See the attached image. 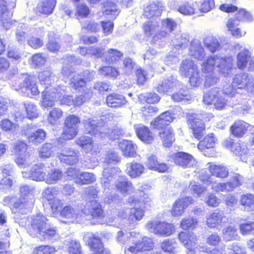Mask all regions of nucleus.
Instances as JSON below:
<instances>
[{
	"mask_svg": "<svg viewBox=\"0 0 254 254\" xmlns=\"http://www.w3.org/2000/svg\"><path fill=\"white\" fill-rule=\"evenodd\" d=\"M250 127L249 124L242 121H239L232 126L231 130L234 135L241 137L246 132Z\"/></svg>",
	"mask_w": 254,
	"mask_h": 254,
	"instance_id": "a18cd8bd",
	"label": "nucleus"
},
{
	"mask_svg": "<svg viewBox=\"0 0 254 254\" xmlns=\"http://www.w3.org/2000/svg\"><path fill=\"white\" fill-rule=\"evenodd\" d=\"M226 217L223 211L215 209L211 212L206 217V225L209 228H214L226 222Z\"/></svg>",
	"mask_w": 254,
	"mask_h": 254,
	"instance_id": "4be33fe9",
	"label": "nucleus"
},
{
	"mask_svg": "<svg viewBox=\"0 0 254 254\" xmlns=\"http://www.w3.org/2000/svg\"><path fill=\"white\" fill-rule=\"evenodd\" d=\"M130 236L131 238L137 239L140 242V245L142 247V251L149 250L153 247V244L152 240L148 237H143L139 233H136L135 232H132L130 234Z\"/></svg>",
	"mask_w": 254,
	"mask_h": 254,
	"instance_id": "8fccbe9b",
	"label": "nucleus"
},
{
	"mask_svg": "<svg viewBox=\"0 0 254 254\" xmlns=\"http://www.w3.org/2000/svg\"><path fill=\"white\" fill-rule=\"evenodd\" d=\"M89 239L88 245L91 248L92 254H110L109 251L103 247V244L100 239L92 234H88L84 237V239Z\"/></svg>",
	"mask_w": 254,
	"mask_h": 254,
	"instance_id": "6ab92c4d",
	"label": "nucleus"
},
{
	"mask_svg": "<svg viewBox=\"0 0 254 254\" xmlns=\"http://www.w3.org/2000/svg\"><path fill=\"white\" fill-rule=\"evenodd\" d=\"M178 238L185 248L190 250L189 254H195V246L197 240L195 234L192 232H181L178 234Z\"/></svg>",
	"mask_w": 254,
	"mask_h": 254,
	"instance_id": "dca6fc26",
	"label": "nucleus"
},
{
	"mask_svg": "<svg viewBox=\"0 0 254 254\" xmlns=\"http://www.w3.org/2000/svg\"><path fill=\"white\" fill-rule=\"evenodd\" d=\"M143 29L145 35L152 38L154 42L162 39V38H155L156 35L160 32L157 19H153L147 21L144 24Z\"/></svg>",
	"mask_w": 254,
	"mask_h": 254,
	"instance_id": "393cba45",
	"label": "nucleus"
},
{
	"mask_svg": "<svg viewBox=\"0 0 254 254\" xmlns=\"http://www.w3.org/2000/svg\"><path fill=\"white\" fill-rule=\"evenodd\" d=\"M144 171L145 167L142 164L133 161L127 164L125 171L130 178L134 179L142 175Z\"/></svg>",
	"mask_w": 254,
	"mask_h": 254,
	"instance_id": "c85d7f7f",
	"label": "nucleus"
},
{
	"mask_svg": "<svg viewBox=\"0 0 254 254\" xmlns=\"http://www.w3.org/2000/svg\"><path fill=\"white\" fill-rule=\"evenodd\" d=\"M239 24L234 17L228 19L226 23L228 31L236 38L244 37L246 34V31L239 27Z\"/></svg>",
	"mask_w": 254,
	"mask_h": 254,
	"instance_id": "cd10ccee",
	"label": "nucleus"
},
{
	"mask_svg": "<svg viewBox=\"0 0 254 254\" xmlns=\"http://www.w3.org/2000/svg\"><path fill=\"white\" fill-rule=\"evenodd\" d=\"M95 73V72L86 70L83 72V77L79 75H74L70 79V84L72 87L80 90V88L84 87L87 81H90L94 78Z\"/></svg>",
	"mask_w": 254,
	"mask_h": 254,
	"instance_id": "aec40b11",
	"label": "nucleus"
},
{
	"mask_svg": "<svg viewBox=\"0 0 254 254\" xmlns=\"http://www.w3.org/2000/svg\"><path fill=\"white\" fill-rule=\"evenodd\" d=\"M177 37L176 40L172 41L173 45L174 47L172 52L175 54V55L170 54L164 60L165 63L167 65H173L178 62L179 59L177 55L180 54V52L181 50V49L183 48L185 45L187 43V39H183L181 35H178Z\"/></svg>",
	"mask_w": 254,
	"mask_h": 254,
	"instance_id": "4468645a",
	"label": "nucleus"
},
{
	"mask_svg": "<svg viewBox=\"0 0 254 254\" xmlns=\"http://www.w3.org/2000/svg\"><path fill=\"white\" fill-rule=\"evenodd\" d=\"M209 170L212 176L221 179L226 178L229 174L227 168L222 164L211 163L209 167Z\"/></svg>",
	"mask_w": 254,
	"mask_h": 254,
	"instance_id": "37998d69",
	"label": "nucleus"
},
{
	"mask_svg": "<svg viewBox=\"0 0 254 254\" xmlns=\"http://www.w3.org/2000/svg\"><path fill=\"white\" fill-rule=\"evenodd\" d=\"M163 10V4L160 1H155L147 5L144 10L143 15L148 18L158 17ZM156 19V18H155Z\"/></svg>",
	"mask_w": 254,
	"mask_h": 254,
	"instance_id": "a878e982",
	"label": "nucleus"
},
{
	"mask_svg": "<svg viewBox=\"0 0 254 254\" xmlns=\"http://www.w3.org/2000/svg\"><path fill=\"white\" fill-rule=\"evenodd\" d=\"M146 228L152 233L165 237L171 236L175 232V227L173 224L157 220L148 221Z\"/></svg>",
	"mask_w": 254,
	"mask_h": 254,
	"instance_id": "9d476101",
	"label": "nucleus"
},
{
	"mask_svg": "<svg viewBox=\"0 0 254 254\" xmlns=\"http://www.w3.org/2000/svg\"><path fill=\"white\" fill-rule=\"evenodd\" d=\"M64 67L62 69V73L65 76L69 77L72 73L71 69L69 68V66H72L74 64H79L81 63V60L78 58H75V57L72 56H67L65 58L63 59Z\"/></svg>",
	"mask_w": 254,
	"mask_h": 254,
	"instance_id": "58836bf2",
	"label": "nucleus"
},
{
	"mask_svg": "<svg viewBox=\"0 0 254 254\" xmlns=\"http://www.w3.org/2000/svg\"><path fill=\"white\" fill-rule=\"evenodd\" d=\"M103 14L109 19H115L119 13L116 5L110 1H107L104 3L102 9Z\"/></svg>",
	"mask_w": 254,
	"mask_h": 254,
	"instance_id": "c03bdc74",
	"label": "nucleus"
},
{
	"mask_svg": "<svg viewBox=\"0 0 254 254\" xmlns=\"http://www.w3.org/2000/svg\"><path fill=\"white\" fill-rule=\"evenodd\" d=\"M82 213H83L84 217L90 214L92 217L97 218L102 216L103 210L97 201L92 199L87 202L85 208L83 209Z\"/></svg>",
	"mask_w": 254,
	"mask_h": 254,
	"instance_id": "5701e85b",
	"label": "nucleus"
},
{
	"mask_svg": "<svg viewBox=\"0 0 254 254\" xmlns=\"http://www.w3.org/2000/svg\"><path fill=\"white\" fill-rule=\"evenodd\" d=\"M249 74L246 72L236 74L232 82L233 87L237 89H246Z\"/></svg>",
	"mask_w": 254,
	"mask_h": 254,
	"instance_id": "864d4df0",
	"label": "nucleus"
},
{
	"mask_svg": "<svg viewBox=\"0 0 254 254\" xmlns=\"http://www.w3.org/2000/svg\"><path fill=\"white\" fill-rule=\"evenodd\" d=\"M243 182V177L239 174L234 173L229 182H227L229 191H233L235 188L240 187Z\"/></svg>",
	"mask_w": 254,
	"mask_h": 254,
	"instance_id": "0e129e2a",
	"label": "nucleus"
},
{
	"mask_svg": "<svg viewBox=\"0 0 254 254\" xmlns=\"http://www.w3.org/2000/svg\"><path fill=\"white\" fill-rule=\"evenodd\" d=\"M61 145L62 144L59 143L58 144L59 148L61 150V152L58 153V157L60 161L70 165L76 164L78 161L79 151L67 146L62 147Z\"/></svg>",
	"mask_w": 254,
	"mask_h": 254,
	"instance_id": "ddd939ff",
	"label": "nucleus"
},
{
	"mask_svg": "<svg viewBox=\"0 0 254 254\" xmlns=\"http://www.w3.org/2000/svg\"><path fill=\"white\" fill-rule=\"evenodd\" d=\"M118 190L123 195H127L134 191V188L131 182L125 178H120L116 183Z\"/></svg>",
	"mask_w": 254,
	"mask_h": 254,
	"instance_id": "79ce46f5",
	"label": "nucleus"
},
{
	"mask_svg": "<svg viewBox=\"0 0 254 254\" xmlns=\"http://www.w3.org/2000/svg\"><path fill=\"white\" fill-rule=\"evenodd\" d=\"M179 84V82L175 76H170L163 79L156 87V90L159 93L164 94L169 91L170 89L177 87Z\"/></svg>",
	"mask_w": 254,
	"mask_h": 254,
	"instance_id": "473e14b6",
	"label": "nucleus"
},
{
	"mask_svg": "<svg viewBox=\"0 0 254 254\" xmlns=\"http://www.w3.org/2000/svg\"><path fill=\"white\" fill-rule=\"evenodd\" d=\"M119 146L124 156L127 157H134L136 156L137 146L132 141L123 140L119 142Z\"/></svg>",
	"mask_w": 254,
	"mask_h": 254,
	"instance_id": "2f4dec72",
	"label": "nucleus"
},
{
	"mask_svg": "<svg viewBox=\"0 0 254 254\" xmlns=\"http://www.w3.org/2000/svg\"><path fill=\"white\" fill-rule=\"evenodd\" d=\"M231 151L236 156L239 157L240 160L244 162H247L249 155L247 145L243 142H237L233 144Z\"/></svg>",
	"mask_w": 254,
	"mask_h": 254,
	"instance_id": "c9c22d12",
	"label": "nucleus"
},
{
	"mask_svg": "<svg viewBox=\"0 0 254 254\" xmlns=\"http://www.w3.org/2000/svg\"><path fill=\"white\" fill-rule=\"evenodd\" d=\"M204 44L211 53H214L220 47V43L218 39L212 35H208L205 37L204 40Z\"/></svg>",
	"mask_w": 254,
	"mask_h": 254,
	"instance_id": "13d9d810",
	"label": "nucleus"
},
{
	"mask_svg": "<svg viewBox=\"0 0 254 254\" xmlns=\"http://www.w3.org/2000/svg\"><path fill=\"white\" fill-rule=\"evenodd\" d=\"M159 135L165 147H169L174 140L173 130L169 126L162 129L159 132Z\"/></svg>",
	"mask_w": 254,
	"mask_h": 254,
	"instance_id": "49530a36",
	"label": "nucleus"
},
{
	"mask_svg": "<svg viewBox=\"0 0 254 254\" xmlns=\"http://www.w3.org/2000/svg\"><path fill=\"white\" fill-rule=\"evenodd\" d=\"M106 103L110 107L120 108L126 104L127 100L124 96L114 93L107 96Z\"/></svg>",
	"mask_w": 254,
	"mask_h": 254,
	"instance_id": "ea45409f",
	"label": "nucleus"
},
{
	"mask_svg": "<svg viewBox=\"0 0 254 254\" xmlns=\"http://www.w3.org/2000/svg\"><path fill=\"white\" fill-rule=\"evenodd\" d=\"M104 49L101 47H90L88 48L80 47L78 52L82 56H93L95 58H100L103 54Z\"/></svg>",
	"mask_w": 254,
	"mask_h": 254,
	"instance_id": "603ef678",
	"label": "nucleus"
},
{
	"mask_svg": "<svg viewBox=\"0 0 254 254\" xmlns=\"http://www.w3.org/2000/svg\"><path fill=\"white\" fill-rule=\"evenodd\" d=\"M83 209L80 211L76 207L66 206L61 211V216L65 223H80L83 218Z\"/></svg>",
	"mask_w": 254,
	"mask_h": 254,
	"instance_id": "f8f14e48",
	"label": "nucleus"
},
{
	"mask_svg": "<svg viewBox=\"0 0 254 254\" xmlns=\"http://www.w3.org/2000/svg\"><path fill=\"white\" fill-rule=\"evenodd\" d=\"M193 199L191 196L181 197L174 203L171 211L173 217H180L184 213L185 210L193 202Z\"/></svg>",
	"mask_w": 254,
	"mask_h": 254,
	"instance_id": "2eb2a0df",
	"label": "nucleus"
},
{
	"mask_svg": "<svg viewBox=\"0 0 254 254\" xmlns=\"http://www.w3.org/2000/svg\"><path fill=\"white\" fill-rule=\"evenodd\" d=\"M56 0H46L37 7V12L43 14H51L56 5Z\"/></svg>",
	"mask_w": 254,
	"mask_h": 254,
	"instance_id": "09e8293b",
	"label": "nucleus"
},
{
	"mask_svg": "<svg viewBox=\"0 0 254 254\" xmlns=\"http://www.w3.org/2000/svg\"><path fill=\"white\" fill-rule=\"evenodd\" d=\"M233 61V58L230 56H210L203 62L202 71L204 73L214 72L215 67H217L219 72L224 77H228L232 73Z\"/></svg>",
	"mask_w": 254,
	"mask_h": 254,
	"instance_id": "7ed1b4c3",
	"label": "nucleus"
},
{
	"mask_svg": "<svg viewBox=\"0 0 254 254\" xmlns=\"http://www.w3.org/2000/svg\"><path fill=\"white\" fill-rule=\"evenodd\" d=\"M63 176L62 172L59 169H54L48 172L45 182L48 184H54L61 180Z\"/></svg>",
	"mask_w": 254,
	"mask_h": 254,
	"instance_id": "4d7b16f0",
	"label": "nucleus"
},
{
	"mask_svg": "<svg viewBox=\"0 0 254 254\" xmlns=\"http://www.w3.org/2000/svg\"><path fill=\"white\" fill-rule=\"evenodd\" d=\"M174 163L183 168L192 167L195 163V160L190 154L179 152L174 154L172 156Z\"/></svg>",
	"mask_w": 254,
	"mask_h": 254,
	"instance_id": "412c9836",
	"label": "nucleus"
},
{
	"mask_svg": "<svg viewBox=\"0 0 254 254\" xmlns=\"http://www.w3.org/2000/svg\"><path fill=\"white\" fill-rule=\"evenodd\" d=\"M80 122L79 118L74 115L67 116L64 121L63 138L68 140L73 139L77 134Z\"/></svg>",
	"mask_w": 254,
	"mask_h": 254,
	"instance_id": "9b49d317",
	"label": "nucleus"
},
{
	"mask_svg": "<svg viewBox=\"0 0 254 254\" xmlns=\"http://www.w3.org/2000/svg\"><path fill=\"white\" fill-rule=\"evenodd\" d=\"M216 142V139L213 133L206 135L203 140L200 141L197 145L199 150L203 151L205 149L213 148Z\"/></svg>",
	"mask_w": 254,
	"mask_h": 254,
	"instance_id": "5fc2aeb1",
	"label": "nucleus"
},
{
	"mask_svg": "<svg viewBox=\"0 0 254 254\" xmlns=\"http://www.w3.org/2000/svg\"><path fill=\"white\" fill-rule=\"evenodd\" d=\"M103 55H104L103 60H105V62L110 64L114 63L118 61L121 58L123 57V54L118 50L110 49L106 53H104V50L103 54L102 57Z\"/></svg>",
	"mask_w": 254,
	"mask_h": 254,
	"instance_id": "3c124183",
	"label": "nucleus"
},
{
	"mask_svg": "<svg viewBox=\"0 0 254 254\" xmlns=\"http://www.w3.org/2000/svg\"><path fill=\"white\" fill-rule=\"evenodd\" d=\"M87 133L95 135L101 139H116L124 133L123 129L118 126L109 127L106 125L98 126L96 121L89 119L84 121Z\"/></svg>",
	"mask_w": 254,
	"mask_h": 254,
	"instance_id": "20e7f679",
	"label": "nucleus"
},
{
	"mask_svg": "<svg viewBox=\"0 0 254 254\" xmlns=\"http://www.w3.org/2000/svg\"><path fill=\"white\" fill-rule=\"evenodd\" d=\"M250 56L251 53L248 49L243 48L241 50L237 57V64L239 68L244 69L247 68Z\"/></svg>",
	"mask_w": 254,
	"mask_h": 254,
	"instance_id": "de8ad7c7",
	"label": "nucleus"
},
{
	"mask_svg": "<svg viewBox=\"0 0 254 254\" xmlns=\"http://www.w3.org/2000/svg\"><path fill=\"white\" fill-rule=\"evenodd\" d=\"M63 115V111L59 108H55L52 109L48 116V122L51 125H56Z\"/></svg>",
	"mask_w": 254,
	"mask_h": 254,
	"instance_id": "bf43d9fd",
	"label": "nucleus"
},
{
	"mask_svg": "<svg viewBox=\"0 0 254 254\" xmlns=\"http://www.w3.org/2000/svg\"><path fill=\"white\" fill-rule=\"evenodd\" d=\"M240 204L247 211L254 210V195L252 194L247 193L241 196Z\"/></svg>",
	"mask_w": 254,
	"mask_h": 254,
	"instance_id": "6e6d98bb",
	"label": "nucleus"
},
{
	"mask_svg": "<svg viewBox=\"0 0 254 254\" xmlns=\"http://www.w3.org/2000/svg\"><path fill=\"white\" fill-rule=\"evenodd\" d=\"M6 2L4 0H0V20L3 27L8 29L11 25V14L7 10Z\"/></svg>",
	"mask_w": 254,
	"mask_h": 254,
	"instance_id": "4c0bfd02",
	"label": "nucleus"
},
{
	"mask_svg": "<svg viewBox=\"0 0 254 254\" xmlns=\"http://www.w3.org/2000/svg\"><path fill=\"white\" fill-rule=\"evenodd\" d=\"M189 55L199 61H202L203 59L205 53L204 48L199 40H194L191 41L189 48Z\"/></svg>",
	"mask_w": 254,
	"mask_h": 254,
	"instance_id": "7c9ffc66",
	"label": "nucleus"
},
{
	"mask_svg": "<svg viewBox=\"0 0 254 254\" xmlns=\"http://www.w3.org/2000/svg\"><path fill=\"white\" fill-rule=\"evenodd\" d=\"M219 92L217 88H213L210 90L203 95V101L205 104L210 105L214 102L218 96Z\"/></svg>",
	"mask_w": 254,
	"mask_h": 254,
	"instance_id": "774afa93",
	"label": "nucleus"
},
{
	"mask_svg": "<svg viewBox=\"0 0 254 254\" xmlns=\"http://www.w3.org/2000/svg\"><path fill=\"white\" fill-rule=\"evenodd\" d=\"M188 123L192 129L195 138L200 139L205 129L203 121H209L213 116L209 113L203 114H189L187 116Z\"/></svg>",
	"mask_w": 254,
	"mask_h": 254,
	"instance_id": "6e6552de",
	"label": "nucleus"
},
{
	"mask_svg": "<svg viewBox=\"0 0 254 254\" xmlns=\"http://www.w3.org/2000/svg\"><path fill=\"white\" fill-rule=\"evenodd\" d=\"M234 18L239 22L241 21L251 22L254 20L252 13L245 9H240Z\"/></svg>",
	"mask_w": 254,
	"mask_h": 254,
	"instance_id": "69168bd1",
	"label": "nucleus"
},
{
	"mask_svg": "<svg viewBox=\"0 0 254 254\" xmlns=\"http://www.w3.org/2000/svg\"><path fill=\"white\" fill-rule=\"evenodd\" d=\"M56 150V147L51 143H46L39 149V156L42 158H49Z\"/></svg>",
	"mask_w": 254,
	"mask_h": 254,
	"instance_id": "680f3d73",
	"label": "nucleus"
},
{
	"mask_svg": "<svg viewBox=\"0 0 254 254\" xmlns=\"http://www.w3.org/2000/svg\"><path fill=\"white\" fill-rule=\"evenodd\" d=\"M179 73L183 77L189 78L190 83L192 87H198L202 82V75L197 64L190 59L182 62L179 67Z\"/></svg>",
	"mask_w": 254,
	"mask_h": 254,
	"instance_id": "423d86ee",
	"label": "nucleus"
},
{
	"mask_svg": "<svg viewBox=\"0 0 254 254\" xmlns=\"http://www.w3.org/2000/svg\"><path fill=\"white\" fill-rule=\"evenodd\" d=\"M46 134V132L43 129H38L30 133L28 136V139L30 142L34 144L40 143L44 140Z\"/></svg>",
	"mask_w": 254,
	"mask_h": 254,
	"instance_id": "052dcab7",
	"label": "nucleus"
},
{
	"mask_svg": "<svg viewBox=\"0 0 254 254\" xmlns=\"http://www.w3.org/2000/svg\"><path fill=\"white\" fill-rule=\"evenodd\" d=\"M128 202L131 205L139 206L122 211L119 216L124 219L127 218L129 223L134 225L142 219L145 213L144 209H147L151 206V200L147 194L139 190L128 198Z\"/></svg>",
	"mask_w": 254,
	"mask_h": 254,
	"instance_id": "f03ea898",
	"label": "nucleus"
},
{
	"mask_svg": "<svg viewBox=\"0 0 254 254\" xmlns=\"http://www.w3.org/2000/svg\"><path fill=\"white\" fill-rule=\"evenodd\" d=\"M121 172L118 168H105L103 172V176L101 178L102 187L105 189H109L111 187V182L113 178Z\"/></svg>",
	"mask_w": 254,
	"mask_h": 254,
	"instance_id": "c756f323",
	"label": "nucleus"
},
{
	"mask_svg": "<svg viewBox=\"0 0 254 254\" xmlns=\"http://www.w3.org/2000/svg\"><path fill=\"white\" fill-rule=\"evenodd\" d=\"M22 195L24 196L22 198L18 199L16 197H7L9 198L10 208L13 213H25L28 211L33 205L34 200L33 193L34 190L27 185L22 186L20 189Z\"/></svg>",
	"mask_w": 254,
	"mask_h": 254,
	"instance_id": "39448f33",
	"label": "nucleus"
},
{
	"mask_svg": "<svg viewBox=\"0 0 254 254\" xmlns=\"http://www.w3.org/2000/svg\"><path fill=\"white\" fill-rule=\"evenodd\" d=\"M223 238L226 241L238 240L240 237L238 235L236 228L234 226H229L223 231Z\"/></svg>",
	"mask_w": 254,
	"mask_h": 254,
	"instance_id": "e2e57ef3",
	"label": "nucleus"
},
{
	"mask_svg": "<svg viewBox=\"0 0 254 254\" xmlns=\"http://www.w3.org/2000/svg\"><path fill=\"white\" fill-rule=\"evenodd\" d=\"M137 137L146 143H150L154 140V135L149 128L142 124L134 126Z\"/></svg>",
	"mask_w": 254,
	"mask_h": 254,
	"instance_id": "bb28decb",
	"label": "nucleus"
},
{
	"mask_svg": "<svg viewBox=\"0 0 254 254\" xmlns=\"http://www.w3.org/2000/svg\"><path fill=\"white\" fill-rule=\"evenodd\" d=\"M31 230H29L31 235H38V234L48 224L47 217L43 215H37L31 218Z\"/></svg>",
	"mask_w": 254,
	"mask_h": 254,
	"instance_id": "a211bd4d",
	"label": "nucleus"
},
{
	"mask_svg": "<svg viewBox=\"0 0 254 254\" xmlns=\"http://www.w3.org/2000/svg\"><path fill=\"white\" fill-rule=\"evenodd\" d=\"M37 237L42 241L54 242L60 239V235L56 228L50 226L49 224L37 235Z\"/></svg>",
	"mask_w": 254,
	"mask_h": 254,
	"instance_id": "b1692460",
	"label": "nucleus"
},
{
	"mask_svg": "<svg viewBox=\"0 0 254 254\" xmlns=\"http://www.w3.org/2000/svg\"><path fill=\"white\" fill-rule=\"evenodd\" d=\"M13 152L17 155L15 160L16 164L20 167L26 168L35 161V157L27 152V145L22 141H16L13 143Z\"/></svg>",
	"mask_w": 254,
	"mask_h": 254,
	"instance_id": "1a4fd4ad",
	"label": "nucleus"
},
{
	"mask_svg": "<svg viewBox=\"0 0 254 254\" xmlns=\"http://www.w3.org/2000/svg\"><path fill=\"white\" fill-rule=\"evenodd\" d=\"M47 169L43 165H35L30 172H22L23 177L36 181H45Z\"/></svg>",
	"mask_w": 254,
	"mask_h": 254,
	"instance_id": "f3484780",
	"label": "nucleus"
},
{
	"mask_svg": "<svg viewBox=\"0 0 254 254\" xmlns=\"http://www.w3.org/2000/svg\"><path fill=\"white\" fill-rule=\"evenodd\" d=\"M38 78L41 84L44 86L45 89L42 92L41 106L47 108L51 107L58 100L61 105L70 106L73 105V99L72 96L64 95L62 96V89L51 87L56 78L49 70H44L39 74Z\"/></svg>",
	"mask_w": 254,
	"mask_h": 254,
	"instance_id": "f257e3e1",
	"label": "nucleus"
},
{
	"mask_svg": "<svg viewBox=\"0 0 254 254\" xmlns=\"http://www.w3.org/2000/svg\"><path fill=\"white\" fill-rule=\"evenodd\" d=\"M177 24L173 20L167 18L162 21V27L160 32L156 35L155 38H163L167 37L175 28Z\"/></svg>",
	"mask_w": 254,
	"mask_h": 254,
	"instance_id": "f704fd0d",
	"label": "nucleus"
},
{
	"mask_svg": "<svg viewBox=\"0 0 254 254\" xmlns=\"http://www.w3.org/2000/svg\"><path fill=\"white\" fill-rule=\"evenodd\" d=\"M12 86L16 91L21 90L26 96L38 95L40 91L34 78L27 74H23L13 82Z\"/></svg>",
	"mask_w": 254,
	"mask_h": 254,
	"instance_id": "0eeeda50",
	"label": "nucleus"
},
{
	"mask_svg": "<svg viewBox=\"0 0 254 254\" xmlns=\"http://www.w3.org/2000/svg\"><path fill=\"white\" fill-rule=\"evenodd\" d=\"M76 143L87 153H93L97 151L96 144L94 143L92 138L89 136H81L76 140Z\"/></svg>",
	"mask_w": 254,
	"mask_h": 254,
	"instance_id": "e433bc0d",
	"label": "nucleus"
},
{
	"mask_svg": "<svg viewBox=\"0 0 254 254\" xmlns=\"http://www.w3.org/2000/svg\"><path fill=\"white\" fill-rule=\"evenodd\" d=\"M95 181L96 177L93 174L88 172H83L80 173L79 177L75 181V182L79 185H83L91 184Z\"/></svg>",
	"mask_w": 254,
	"mask_h": 254,
	"instance_id": "338daca9",
	"label": "nucleus"
},
{
	"mask_svg": "<svg viewBox=\"0 0 254 254\" xmlns=\"http://www.w3.org/2000/svg\"><path fill=\"white\" fill-rule=\"evenodd\" d=\"M160 248L165 253L176 254L179 251V244L174 239H167L160 243Z\"/></svg>",
	"mask_w": 254,
	"mask_h": 254,
	"instance_id": "a19ab883",
	"label": "nucleus"
},
{
	"mask_svg": "<svg viewBox=\"0 0 254 254\" xmlns=\"http://www.w3.org/2000/svg\"><path fill=\"white\" fill-rule=\"evenodd\" d=\"M174 118L171 113L169 111L165 112L157 117L154 121L152 122L151 124L155 128L163 129L168 126L169 124L173 121Z\"/></svg>",
	"mask_w": 254,
	"mask_h": 254,
	"instance_id": "72a5a7b5",
	"label": "nucleus"
}]
</instances>
